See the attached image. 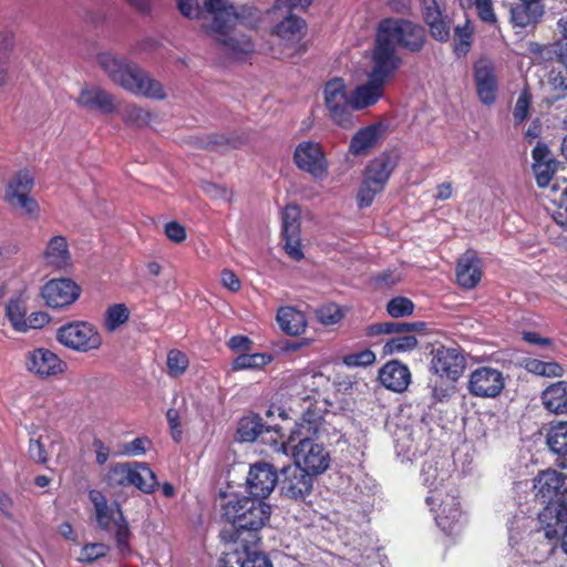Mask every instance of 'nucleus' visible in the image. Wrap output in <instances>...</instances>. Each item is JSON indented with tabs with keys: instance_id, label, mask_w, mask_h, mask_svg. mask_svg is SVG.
<instances>
[{
	"instance_id": "nucleus-53",
	"label": "nucleus",
	"mask_w": 567,
	"mask_h": 567,
	"mask_svg": "<svg viewBox=\"0 0 567 567\" xmlns=\"http://www.w3.org/2000/svg\"><path fill=\"white\" fill-rule=\"evenodd\" d=\"M128 319V310L123 303L111 306L106 311L105 326L110 331H114Z\"/></svg>"
},
{
	"instance_id": "nucleus-52",
	"label": "nucleus",
	"mask_w": 567,
	"mask_h": 567,
	"mask_svg": "<svg viewBox=\"0 0 567 567\" xmlns=\"http://www.w3.org/2000/svg\"><path fill=\"white\" fill-rule=\"evenodd\" d=\"M386 311L392 318L408 317L413 313L414 303L406 297H395L388 302Z\"/></svg>"
},
{
	"instance_id": "nucleus-35",
	"label": "nucleus",
	"mask_w": 567,
	"mask_h": 567,
	"mask_svg": "<svg viewBox=\"0 0 567 567\" xmlns=\"http://www.w3.org/2000/svg\"><path fill=\"white\" fill-rule=\"evenodd\" d=\"M271 431H275L276 433L279 432L277 425L266 426L259 415H248L240 420L237 433L240 441L252 442L265 433H270Z\"/></svg>"
},
{
	"instance_id": "nucleus-31",
	"label": "nucleus",
	"mask_w": 567,
	"mask_h": 567,
	"mask_svg": "<svg viewBox=\"0 0 567 567\" xmlns=\"http://www.w3.org/2000/svg\"><path fill=\"white\" fill-rule=\"evenodd\" d=\"M43 259L52 268H68L71 265V254L66 238L60 235L52 237L47 244Z\"/></svg>"
},
{
	"instance_id": "nucleus-13",
	"label": "nucleus",
	"mask_w": 567,
	"mask_h": 567,
	"mask_svg": "<svg viewBox=\"0 0 567 567\" xmlns=\"http://www.w3.org/2000/svg\"><path fill=\"white\" fill-rule=\"evenodd\" d=\"M56 339L64 347L79 352L97 350L102 346V337L97 329L85 321L62 326L58 330Z\"/></svg>"
},
{
	"instance_id": "nucleus-36",
	"label": "nucleus",
	"mask_w": 567,
	"mask_h": 567,
	"mask_svg": "<svg viewBox=\"0 0 567 567\" xmlns=\"http://www.w3.org/2000/svg\"><path fill=\"white\" fill-rule=\"evenodd\" d=\"M425 329L424 322H380L368 327V334H402L413 331H423Z\"/></svg>"
},
{
	"instance_id": "nucleus-30",
	"label": "nucleus",
	"mask_w": 567,
	"mask_h": 567,
	"mask_svg": "<svg viewBox=\"0 0 567 567\" xmlns=\"http://www.w3.org/2000/svg\"><path fill=\"white\" fill-rule=\"evenodd\" d=\"M379 379L386 389L402 392L411 382V373L406 365L399 361H390L380 370Z\"/></svg>"
},
{
	"instance_id": "nucleus-56",
	"label": "nucleus",
	"mask_w": 567,
	"mask_h": 567,
	"mask_svg": "<svg viewBox=\"0 0 567 567\" xmlns=\"http://www.w3.org/2000/svg\"><path fill=\"white\" fill-rule=\"evenodd\" d=\"M530 102H532L530 93L527 90L522 91V93L519 94V96L516 101L514 112H513V116H514V121H515L516 125L522 124L528 117Z\"/></svg>"
},
{
	"instance_id": "nucleus-11",
	"label": "nucleus",
	"mask_w": 567,
	"mask_h": 567,
	"mask_svg": "<svg viewBox=\"0 0 567 567\" xmlns=\"http://www.w3.org/2000/svg\"><path fill=\"white\" fill-rule=\"evenodd\" d=\"M535 497L543 511L554 507L567 512V476L556 470L540 472L534 480Z\"/></svg>"
},
{
	"instance_id": "nucleus-49",
	"label": "nucleus",
	"mask_w": 567,
	"mask_h": 567,
	"mask_svg": "<svg viewBox=\"0 0 567 567\" xmlns=\"http://www.w3.org/2000/svg\"><path fill=\"white\" fill-rule=\"evenodd\" d=\"M250 549L239 548V551L241 550L244 554V557L237 558L239 567H274L266 554Z\"/></svg>"
},
{
	"instance_id": "nucleus-27",
	"label": "nucleus",
	"mask_w": 567,
	"mask_h": 567,
	"mask_svg": "<svg viewBox=\"0 0 567 567\" xmlns=\"http://www.w3.org/2000/svg\"><path fill=\"white\" fill-rule=\"evenodd\" d=\"M540 524L544 525L545 536L549 539L559 535L560 547L567 555V512L549 507L538 514Z\"/></svg>"
},
{
	"instance_id": "nucleus-28",
	"label": "nucleus",
	"mask_w": 567,
	"mask_h": 567,
	"mask_svg": "<svg viewBox=\"0 0 567 567\" xmlns=\"http://www.w3.org/2000/svg\"><path fill=\"white\" fill-rule=\"evenodd\" d=\"M385 83L368 78L365 83L358 85L352 92L354 111H362L375 105L384 94Z\"/></svg>"
},
{
	"instance_id": "nucleus-29",
	"label": "nucleus",
	"mask_w": 567,
	"mask_h": 567,
	"mask_svg": "<svg viewBox=\"0 0 567 567\" xmlns=\"http://www.w3.org/2000/svg\"><path fill=\"white\" fill-rule=\"evenodd\" d=\"M482 267L481 260L475 251H466L457 262L456 279L457 282L466 288H474L481 280Z\"/></svg>"
},
{
	"instance_id": "nucleus-4",
	"label": "nucleus",
	"mask_w": 567,
	"mask_h": 567,
	"mask_svg": "<svg viewBox=\"0 0 567 567\" xmlns=\"http://www.w3.org/2000/svg\"><path fill=\"white\" fill-rule=\"evenodd\" d=\"M97 63L114 83L128 92L154 100L166 97L163 85L137 64L128 63L111 52L100 53Z\"/></svg>"
},
{
	"instance_id": "nucleus-63",
	"label": "nucleus",
	"mask_w": 567,
	"mask_h": 567,
	"mask_svg": "<svg viewBox=\"0 0 567 567\" xmlns=\"http://www.w3.org/2000/svg\"><path fill=\"white\" fill-rule=\"evenodd\" d=\"M167 422L169 424L172 436L175 442H179L182 439V413L177 408H172L166 413Z\"/></svg>"
},
{
	"instance_id": "nucleus-62",
	"label": "nucleus",
	"mask_w": 567,
	"mask_h": 567,
	"mask_svg": "<svg viewBox=\"0 0 567 567\" xmlns=\"http://www.w3.org/2000/svg\"><path fill=\"white\" fill-rule=\"evenodd\" d=\"M313 0H276L275 4L267 11V14H277L278 11L292 9H305L312 3Z\"/></svg>"
},
{
	"instance_id": "nucleus-39",
	"label": "nucleus",
	"mask_w": 567,
	"mask_h": 567,
	"mask_svg": "<svg viewBox=\"0 0 567 567\" xmlns=\"http://www.w3.org/2000/svg\"><path fill=\"white\" fill-rule=\"evenodd\" d=\"M13 44L14 37L11 32L0 33V86L4 85L9 79V68Z\"/></svg>"
},
{
	"instance_id": "nucleus-20",
	"label": "nucleus",
	"mask_w": 567,
	"mask_h": 567,
	"mask_svg": "<svg viewBox=\"0 0 567 567\" xmlns=\"http://www.w3.org/2000/svg\"><path fill=\"white\" fill-rule=\"evenodd\" d=\"M297 166L311 174L316 178H322L327 174V161L321 146L318 143L301 142L293 154Z\"/></svg>"
},
{
	"instance_id": "nucleus-40",
	"label": "nucleus",
	"mask_w": 567,
	"mask_h": 567,
	"mask_svg": "<svg viewBox=\"0 0 567 567\" xmlns=\"http://www.w3.org/2000/svg\"><path fill=\"white\" fill-rule=\"evenodd\" d=\"M549 449L559 455L567 454V422L553 424L547 433Z\"/></svg>"
},
{
	"instance_id": "nucleus-59",
	"label": "nucleus",
	"mask_w": 567,
	"mask_h": 567,
	"mask_svg": "<svg viewBox=\"0 0 567 567\" xmlns=\"http://www.w3.org/2000/svg\"><path fill=\"white\" fill-rule=\"evenodd\" d=\"M176 6L182 16L188 19H199L205 6L202 8L197 0H176Z\"/></svg>"
},
{
	"instance_id": "nucleus-16",
	"label": "nucleus",
	"mask_w": 567,
	"mask_h": 567,
	"mask_svg": "<svg viewBox=\"0 0 567 567\" xmlns=\"http://www.w3.org/2000/svg\"><path fill=\"white\" fill-rule=\"evenodd\" d=\"M504 388V374L495 368L480 367L472 371L468 377L467 390L477 398H496Z\"/></svg>"
},
{
	"instance_id": "nucleus-12",
	"label": "nucleus",
	"mask_w": 567,
	"mask_h": 567,
	"mask_svg": "<svg viewBox=\"0 0 567 567\" xmlns=\"http://www.w3.org/2000/svg\"><path fill=\"white\" fill-rule=\"evenodd\" d=\"M328 383L329 379L323 373L316 370L296 371L286 378V386L289 395L296 400L309 403L308 406L305 408L302 415L309 408L320 414V411L313 408L312 402L317 401L316 398L319 395V392L324 389Z\"/></svg>"
},
{
	"instance_id": "nucleus-37",
	"label": "nucleus",
	"mask_w": 567,
	"mask_h": 567,
	"mask_svg": "<svg viewBox=\"0 0 567 567\" xmlns=\"http://www.w3.org/2000/svg\"><path fill=\"white\" fill-rule=\"evenodd\" d=\"M512 21L516 27L526 28L536 23L543 14L538 3H524L514 7L511 11Z\"/></svg>"
},
{
	"instance_id": "nucleus-24",
	"label": "nucleus",
	"mask_w": 567,
	"mask_h": 567,
	"mask_svg": "<svg viewBox=\"0 0 567 567\" xmlns=\"http://www.w3.org/2000/svg\"><path fill=\"white\" fill-rule=\"evenodd\" d=\"M451 477L450 463L445 458L426 461L422 465L421 481L427 487V495L433 493H443L451 486L449 480Z\"/></svg>"
},
{
	"instance_id": "nucleus-34",
	"label": "nucleus",
	"mask_w": 567,
	"mask_h": 567,
	"mask_svg": "<svg viewBox=\"0 0 567 567\" xmlns=\"http://www.w3.org/2000/svg\"><path fill=\"white\" fill-rule=\"evenodd\" d=\"M546 410L555 414H567V381H558L547 386L542 393Z\"/></svg>"
},
{
	"instance_id": "nucleus-1",
	"label": "nucleus",
	"mask_w": 567,
	"mask_h": 567,
	"mask_svg": "<svg viewBox=\"0 0 567 567\" xmlns=\"http://www.w3.org/2000/svg\"><path fill=\"white\" fill-rule=\"evenodd\" d=\"M269 504L256 497H234L223 505V517L228 525L220 530V539L225 545L239 548H252L259 540V533L269 520Z\"/></svg>"
},
{
	"instance_id": "nucleus-22",
	"label": "nucleus",
	"mask_w": 567,
	"mask_h": 567,
	"mask_svg": "<svg viewBox=\"0 0 567 567\" xmlns=\"http://www.w3.org/2000/svg\"><path fill=\"white\" fill-rule=\"evenodd\" d=\"M278 483L277 472L268 463H256L250 467L247 476V488L250 495L264 501L274 491Z\"/></svg>"
},
{
	"instance_id": "nucleus-54",
	"label": "nucleus",
	"mask_w": 567,
	"mask_h": 567,
	"mask_svg": "<svg viewBox=\"0 0 567 567\" xmlns=\"http://www.w3.org/2000/svg\"><path fill=\"white\" fill-rule=\"evenodd\" d=\"M122 117L131 125L144 126L150 123L151 114L135 104H130L123 110Z\"/></svg>"
},
{
	"instance_id": "nucleus-38",
	"label": "nucleus",
	"mask_w": 567,
	"mask_h": 567,
	"mask_svg": "<svg viewBox=\"0 0 567 567\" xmlns=\"http://www.w3.org/2000/svg\"><path fill=\"white\" fill-rule=\"evenodd\" d=\"M155 473L146 464L132 467L131 484L144 493H152L157 486Z\"/></svg>"
},
{
	"instance_id": "nucleus-64",
	"label": "nucleus",
	"mask_w": 567,
	"mask_h": 567,
	"mask_svg": "<svg viewBox=\"0 0 567 567\" xmlns=\"http://www.w3.org/2000/svg\"><path fill=\"white\" fill-rule=\"evenodd\" d=\"M164 233L175 244H181L186 239V229L177 221L167 223L164 227Z\"/></svg>"
},
{
	"instance_id": "nucleus-7",
	"label": "nucleus",
	"mask_w": 567,
	"mask_h": 567,
	"mask_svg": "<svg viewBox=\"0 0 567 567\" xmlns=\"http://www.w3.org/2000/svg\"><path fill=\"white\" fill-rule=\"evenodd\" d=\"M454 486L443 493H433L425 497V502L434 514L439 528L447 534L460 533L465 524V517L461 508L458 495Z\"/></svg>"
},
{
	"instance_id": "nucleus-2",
	"label": "nucleus",
	"mask_w": 567,
	"mask_h": 567,
	"mask_svg": "<svg viewBox=\"0 0 567 567\" xmlns=\"http://www.w3.org/2000/svg\"><path fill=\"white\" fill-rule=\"evenodd\" d=\"M206 12L212 17L208 30L214 35L220 51L234 60H245L255 52L250 35L240 31L244 24V11L227 0H205Z\"/></svg>"
},
{
	"instance_id": "nucleus-50",
	"label": "nucleus",
	"mask_w": 567,
	"mask_h": 567,
	"mask_svg": "<svg viewBox=\"0 0 567 567\" xmlns=\"http://www.w3.org/2000/svg\"><path fill=\"white\" fill-rule=\"evenodd\" d=\"M7 317L17 331L25 332V307L20 300H10L7 305Z\"/></svg>"
},
{
	"instance_id": "nucleus-25",
	"label": "nucleus",
	"mask_w": 567,
	"mask_h": 567,
	"mask_svg": "<svg viewBox=\"0 0 567 567\" xmlns=\"http://www.w3.org/2000/svg\"><path fill=\"white\" fill-rule=\"evenodd\" d=\"M474 80L480 101L492 105L496 100L498 89L495 69L492 62L480 60L474 65Z\"/></svg>"
},
{
	"instance_id": "nucleus-45",
	"label": "nucleus",
	"mask_w": 567,
	"mask_h": 567,
	"mask_svg": "<svg viewBox=\"0 0 567 567\" xmlns=\"http://www.w3.org/2000/svg\"><path fill=\"white\" fill-rule=\"evenodd\" d=\"M132 467L128 464L117 463L107 474L106 482L112 487L127 486L131 484Z\"/></svg>"
},
{
	"instance_id": "nucleus-47",
	"label": "nucleus",
	"mask_w": 567,
	"mask_h": 567,
	"mask_svg": "<svg viewBox=\"0 0 567 567\" xmlns=\"http://www.w3.org/2000/svg\"><path fill=\"white\" fill-rule=\"evenodd\" d=\"M463 7H474L478 18L489 24L497 21L492 0H461Z\"/></svg>"
},
{
	"instance_id": "nucleus-14",
	"label": "nucleus",
	"mask_w": 567,
	"mask_h": 567,
	"mask_svg": "<svg viewBox=\"0 0 567 567\" xmlns=\"http://www.w3.org/2000/svg\"><path fill=\"white\" fill-rule=\"evenodd\" d=\"M400 65L401 58L396 53L394 45H390L383 38L377 34L367 76L388 84Z\"/></svg>"
},
{
	"instance_id": "nucleus-5",
	"label": "nucleus",
	"mask_w": 567,
	"mask_h": 567,
	"mask_svg": "<svg viewBox=\"0 0 567 567\" xmlns=\"http://www.w3.org/2000/svg\"><path fill=\"white\" fill-rule=\"evenodd\" d=\"M89 498L94 506L97 526L105 532H113L118 554L122 557L130 556L132 534L118 503H109L106 497L95 489L90 492Z\"/></svg>"
},
{
	"instance_id": "nucleus-57",
	"label": "nucleus",
	"mask_w": 567,
	"mask_h": 567,
	"mask_svg": "<svg viewBox=\"0 0 567 567\" xmlns=\"http://www.w3.org/2000/svg\"><path fill=\"white\" fill-rule=\"evenodd\" d=\"M549 85L555 93L553 101L564 99L567 96V73L563 71H551L549 78Z\"/></svg>"
},
{
	"instance_id": "nucleus-3",
	"label": "nucleus",
	"mask_w": 567,
	"mask_h": 567,
	"mask_svg": "<svg viewBox=\"0 0 567 567\" xmlns=\"http://www.w3.org/2000/svg\"><path fill=\"white\" fill-rule=\"evenodd\" d=\"M324 430L321 414L309 408L289 435L288 444L297 442L293 446L295 465L307 470L311 475L323 473L330 464V456L323 444L316 442Z\"/></svg>"
},
{
	"instance_id": "nucleus-58",
	"label": "nucleus",
	"mask_w": 567,
	"mask_h": 567,
	"mask_svg": "<svg viewBox=\"0 0 567 567\" xmlns=\"http://www.w3.org/2000/svg\"><path fill=\"white\" fill-rule=\"evenodd\" d=\"M285 240V251L293 260L299 261L303 258V251L300 243V233L297 234H282Z\"/></svg>"
},
{
	"instance_id": "nucleus-23",
	"label": "nucleus",
	"mask_w": 567,
	"mask_h": 567,
	"mask_svg": "<svg viewBox=\"0 0 567 567\" xmlns=\"http://www.w3.org/2000/svg\"><path fill=\"white\" fill-rule=\"evenodd\" d=\"M75 102L81 109L102 114H112L117 107L114 96L99 85H84Z\"/></svg>"
},
{
	"instance_id": "nucleus-9",
	"label": "nucleus",
	"mask_w": 567,
	"mask_h": 567,
	"mask_svg": "<svg viewBox=\"0 0 567 567\" xmlns=\"http://www.w3.org/2000/svg\"><path fill=\"white\" fill-rule=\"evenodd\" d=\"M379 37L383 38L390 45H396L411 52L420 51L425 42L424 29L404 19L383 20L378 29Z\"/></svg>"
},
{
	"instance_id": "nucleus-19",
	"label": "nucleus",
	"mask_w": 567,
	"mask_h": 567,
	"mask_svg": "<svg viewBox=\"0 0 567 567\" xmlns=\"http://www.w3.org/2000/svg\"><path fill=\"white\" fill-rule=\"evenodd\" d=\"M33 187V177L28 171L19 172L9 183L6 190L8 203L24 213L33 215L38 210L37 202L29 196Z\"/></svg>"
},
{
	"instance_id": "nucleus-42",
	"label": "nucleus",
	"mask_w": 567,
	"mask_h": 567,
	"mask_svg": "<svg viewBox=\"0 0 567 567\" xmlns=\"http://www.w3.org/2000/svg\"><path fill=\"white\" fill-rule=\"evenodd\" d=\"M268 353H243L233 361L234 370L261 369L272 361Z\"/></svg>"
},
{
	"instance_id": "nucleus-41",
	"label": "nucleus",
	"mask_w": 567,
	"mask_h": 567,
	"mask_svg": "<svg viewBox=\"0 0 567 567\" xmlns=\"http://www.w3.org/2000/svg\"><path fill=\"white\" fill-rule=\"evenodd\" d=\"M525 368L528 372L546 378L563 377L564 368L555 361H542L538 359H527Z\"/></svg>"
},
{
	"instance_id": "nucleus-51",
	"label": "nucleus",
	"mask_w": 567,
	"mask_h": 567,
	"mask_svg": "<svg viewBox=\"0 0 567 567\" xmlns=\"http://www.w3.org/2000/svg\"><path fill=\"white\" fill-rule=\"evenodd\" d=\"M317 319L326 326L336 324L343 318L341 308L333 302L320 306L316 310Z\"/></svg>"
},
{
	"instance_id": "nucleus-6",
	"label": "nucleus",
	"mask_w": 567,
	"mask_h": 567,
	"mask_svg": "<svg viewBox=\"0 0 567 567\" xmlns=\"http://www.w3.org/2000/svg\"><path fill=\"white\" fill-rule=\"evenodd\" d=\"M398 161L399 156L395 153H382L367 165L358 192L359 207L370 206L374 197L384 189L391 174L398 166Z\"/></svg>"
},
{
	"instance_id": "nucleus-17",
	"label": "nucleus",
	"mask_w": 567,
	"mask_h": 567,
	"mask_svg": "<svg viewBox=\"0 0 567 567\" xmlns=\"http://www.w3.org/2000/svg\"><path fill=\"white\" fill-rule=\"evenodd\" d=\"M25 369L40 379H49L63 373L66 363L54 352L45 348H37L25 353Z\"/></svg>"
},
{
	"instance_id": "nucleus-55",
	"label": "nucleus",
	"mask_w": 567,
	"mask_h": 567,
	"mask_svg": "<svg viewBox=\"0 0 567 567\" xmlns=\"http://www.w3.org/2000/svg\"><path fill=\"white\" fill-rule=\"evenodd\" d=\"M246 142V138L239 135H212L208 137L207 143L205 144L207 147L213 148H223V147H231L238 148Z\"/></svg>"
},
{
	"instance_id": "nucleus-61",
	"label": "nucleus",
	"mask_w": 567,
	"mask_h": 567,
	"mask_svg": "<svg viewBox=\"0 0 567 567\" xmlns=\"http://www.w3.org/2000/svg\"><path fill=\"white\" fill-rule=\"evenodd\" d=\"M109 547L102 543L85 545L80 554V560L91 563L106 555Z\"/></svg>"
},
{
	"instance_id": "nucleus-46",
	"label": "nucleus",
	"mask_w": 567,
	"mask_h": 567,
	"mask_svg": "<svg viewBox=\"0 0 567 567\" xmlns=\"http://www.w3.org/2000/svg\"><path fill=\"white\" fill-rule=\"evenodd\" d=\"M167 373L172 378H178L183 375L188 368L189 361L187 355L177 350L173 349L167 353Z\"/></svg>"
},
{
	"instance_id": "nucleus-26",
	"label": "nucleus",
	"mask_w": 567,
	"mask_h": 567,
	"mask_svg": "<svg viewBox=\"0 0 567 567\" xmlns=\"http://www.w3.org/2000/svg\"><path fill=\"white\" fill-rule=\"evenodd\" d=\"M533 157V172L535 174L536 183L540 188L549 185L554 174L557 169V162L553 158L551 152L548 146L543 143L537 145L532 151Z\"/></svg>"
},
{
	"instance_id": "nucleus-32",
	"label": "nucleus",
	"mask_w": 567,
	"mask_h": 567,
	"mask_svg": "<svg viewBox=\"0 0 567 567\" xmlns=\"http://www.w3.org/2000/svg\"><path fill=\"white\" fill-rule=\"evenodd\" d=\"M381 124H372L359 130L350 142V152L353 155H363L372 150L382 136Z\"/></svg>"
},
{
	"instance_id": "nucleus-43",
	"label": "nucleus",
	"mask_w": 567,
	"mask_h": 567,
	"mask_svg": "<svg viewBox=\"0 0 567 567\" xmlns=\"http://www.w3.org/2000/svg\"><path fill=\"white\" fill-rule=\"evenodd\" d=\"M429 25L431 37L440 42H446L451 35V21L447 16L439 14V17L427 18L424 20Z\"/></svg>"
},
{
	"instance_id": "nucleus-33",
	"label": "nucleus",
	"mask_w": 567,
	"mask_h": 567,
	"mask_svg": "<svg viewBox=\"0 0 567 567\" xmlns=\"http://www.w3.org/2000/svg\"><path fill=\"white\" fill-rule=\"evenodd\" d=\"M277 322L280 329L289 336H299L307 328V319L302 311L295 307H281L277 311Z\"/></svg>"
},
{
	"instance_id": "nucleus-15",
	"label": "nucleus",
	"mask_w": 567,
	"mask_h": 567,
	"mask_svg": "<svg viewBox=\"0 0 567 567\" xmlns=\"http://www.w3.org/2000/svg\"><path fill=\"white\" fill-rule=\"evenodd\" d=\"M466 357L458 347L440 346L432 352L431 370L440 378L456 382L465 371Z\"/></svg>"
},
{
	"instance_id": "nucleus-44",
	"label": "nucleus",
	"mask_w": 567,
	"mask_h": 567,
	"mask_svg": "<svg viewBox=\"0 0 567 567\" xmlns=\"http://www.w3.org/2000/svg\"><path fill=\"white\" fill-rule=\"evenodd\" d=\"M417 346V340L412 334H398L385 342L383 351L386 354L406 352L413 350Z\"/></svg>"
},
{
	"instance_id": "nucleus-18",
	"label": "nucleus",
	"mask_w": 567,
	"mask_h": 567,
	"mask_svg": "<svg viewBox=\"0 0 567 567\" xmlns=\"http://www.w3.org/2000/svg\"><path fill=\"white\" fill-rule=\"evenodd\" d=\"M282 478L279 482L284 496L295 501L305 499L312 491L313 475L298 465L291 464L281 470Z\"/></svg>"
},
{
	"instance_id": "nucleus-10",
	"label": "nucleus",
	"mask_w": 567,
	"mask_h": 567,
	"mask_svg": "<svg viewBox=\"0 0 567 567\" xmlns=\"http://www.w3.org/2000/svg\"><path fill=\"white\" fill-rule=\"evenodd\" d=\"M272 19L282 18L272 29V35L277 38L281 49L277 52L271 49L274 58H291L299 52V42L303 37L305 21L290 11H278L269 14Z\"/></svg>"
},
{
	"instance_id": "nucleus-60",
	"label": "nucleus",
	"mask_w": 567,
	"mask_h": 567,
	"mask_svg": "<svg viewBox=\"0 0 567 567\" xmlns=\"http://www.w3.org/2000/svg\"><path fill=\"white\" fill-rule=\"evenodd\" d=\"M375 361V354L371 350H363L360 352L348 354L343 358V362L348 367H365Z\"/></svg>"
},
{
	"instance_id": "nucleus-48",
	"label": "nucleus",
	"mask_w": 567,
	"mask_h": 567,
	"mask_svg": "<svg viewBox=\"0 0 567 567\" xmlns=\"http://www.w3.org/2000/svg\"><path fill=\"white\" fill-rule=\"evenodd\" d=\"M281 220L282 234L300 233V209L297 205H287L282 210Z\"/></svg>"
},
{
	"instance_id": "nucleus-8",
	"label": "nucleus",
	"mask_w": 567,
	"mask_h": 567,
	"mask_svg": "<svg viewBox=\"0 0 567 567\" xmlns=\"http://www.w3.org/2000/svg\"><path fill=\"white\" fill-rule=\"evenodd\" d=\"M323 103L329 118L338 126L349 130L354 126V107L352 95L349 94L346 81L336 76L323 86Z\"/></svg>"
},
{
	"instance_id": "nucleus-21",
	"label": "nucleus",
	"mask_w": 567,
	"mask_h": 567,
	"mask_svg": "<svg viewBox=\"0 0 567 567\" xmlns=\"http://www.w3.org/2000/svg\"><path fill=\"white\" fill-rule=\"evenodd\" d=\"M80 287L68 278L50 280L42 288L45 303L54 309L72 305L80 297Z\"/></svg>"
}]
</instances>
